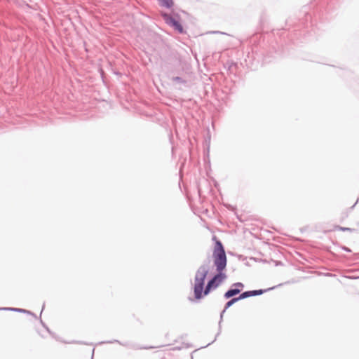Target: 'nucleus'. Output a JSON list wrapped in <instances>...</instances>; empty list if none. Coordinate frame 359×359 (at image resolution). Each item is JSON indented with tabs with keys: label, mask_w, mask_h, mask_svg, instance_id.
Instances as JSON below:
<instances>
[{
	"label": "nucleus",
	"mask_w": 359,
	"mask_h": 359,
	"mask_svg": "<svg viewBox=\"0 0 359 359\" xmlns=\"http://www.w3.org/2000/svg\"><path fill=\"white\" fill-rule=\"evenodd\" d=\"M334 230L341 231H348V232H354L355 231V229L349 228V227H344L339 225H335L334 226Z\"/></svg>",
	"instance_id": "f8f14e48"
},
{
	"label": "nucleus",
	"mask_w": 359,
	"mask_h": 359,
	"mask_svg": "<svg viewBox=\"0 0 359 359\" xmlns=\"http://www.w3.org/2000/svg\"><path fill=\"white\" fill-rule=\"evenodd\" d=\"M245 285L241 282H236L230 286V287L224 292L223 297L225 299H229L231 297H237V295L241 294Z\"/></svg>",
	"instance_id": "39448f33"
},
{
	"label": "nucleus",
	"mask_w": 359,
	"mask_h": 359,
	"mask_svg": "<svg viewBox=\"0 0 359 359\" xmlns=\"http://www.w3.org/2000/svg\"><path fill=\"white\" fill-rule=\"evenodd\" d=\"M359 201V196L357 198V201L356 202L353 204V205L352 206V208H353L355 207V205H356V203Z\"/></svg>",
	"instance_id": "6ab92c4d"
},
{
	"label": "nucleus",
	"mask_w": 359,
	"mask_h": 359,
	"mask_svg": "<svg viewBox=\"0 0 359 359\" xmlns=\"http://www.w3.org/2000/svg\"><path fill=\"white\" fill-rule=\"evenodd\" d=\"M280 264H282V263L280 262L279 263H278L276 265H280Z\"/></svg>",
	"instance_id": "412c9836"
},
{
	"label": "nucleus",
	"mask_w": 359,
	"mask_h": 359,
	"mask_svg": "<svg viewBox=\"0 0 359 359\" xmlns=\"http://www.w3.org/2000/svg\"><path fill=\"white\" fill-rule=\"evenodd\" d=\"M227 309H225V308L224 307L223 310L220 312V315H219V323H218V332L215 337V339L211 342V343H209L206 346H204L203 348H205V347H207L208 346L210 345L211 344H212L217 339V337L221 333V330H222V322L223 321V317H224V314L225 313V312L226 311Z\"/></svg>",
	"instance_id": "6e6552de"
},
{
	"label": "nucleus",
	"mask_w": 359,
	"mask_h": 359,
	"mask_svg": "<svg viewBox=\"0 0 359 359\" xmlns=\"http://www.w3.org/2000/svg\"><path fill=\"white\" fill-rule=\"evenodd\" d=\"M210 259L208 258L196 270L193 285L194 298L199 302L205 297V280L210 271Z\"/></svg>",
	"instance_id": "f03ea898"
},
{
	"label": "nucleus",
	"mask_w": 359,
	"mask_h": 359,
	"mask_svg": "<svg viewBox=\"0 0 359 359\" xmlns=\"http://www.w3.org/2000/svg\"><path fill=\"white\" fill-rule=\"evenodd\" d=\"M50 336H51L53 338L55 339L56 340L60 341L59 337H57L56 336V334H55L54 332H53V334H50Z\"/></svg>",
	"instance_id": "f3484780"
},
{
	"label": "nucleus",
	"mask_w": 359,
	"mask_h": 359,
	"mask_svg": "<svg viewBox=\"0 0 359 359\" xmlns=\"http://www.w3.org/2000/svg\"><path fill=\"white\" fill-rule=\"evenodd\" d=\"M72 343L79 344H86V345L88 344V343L82 341H73Z\"/></svg>",
	"instance_id": "2eb2a0df"
},
{
	"label": "nucleus",
	"mask_w": 359,
	"mask_h": 359,
	"mask_svg": "<svg viewBox=\"0 0 359 359\" xmlns=\"http://www.w3.org/2000/svg\"><path fill=\"white\" fill-rule=\"evenodd\" d=\"M282 284H279L277 286H273V287H269V288H267V289H259V290H247V291L242 292L241 294H240L239 295L241 297V299L243 300V299H247V298H249V297H251L262 295V294H263L264 293H265V292H266L268 291H270L271 290L275 289L276 287H277L278 286H280Z\"/></svg>",
	"instance_id": "423d86ee"
},
{
	"label": "nucleus",
	"mask_w": 359,
	"mask_h": 359,
	"mask_svg": "<svg viewBox=\"0 0 359 359\" xmlns=\"http://www.w3.org/2000/svg\"><path fill=\"white\" fill-rule=\"evenodd\" d=\"M44 306H45V304H43V307H42V310H41V313H42V311H43V309H44Z\"/></svg>",
	"instance_id": "aec40b11"
},
{
	"label": "nucleus",
	"mask_w": 359,
	"mask_h": 359,
	"mask_svg": "<svg viewBox=\"0 0 359 359\" xmlns=\"http://www.w3.org/2000/svg\"><path fill=\"white\" fill-rule=\"evenodd\" d=\"M94 352H95V348H93V351H92V356H91V359H93L94 358Z\"/></svg>",
	"instance_id": "a211bd4d"
},
{
	"label": "nucleus",
	"mask_w": 359,
	"mask_h": 359,
	"mask_svg": "<svg viewBox=\"0 0 359 359\" xmlns=\"http://www.w3.org/2000/svg\"><path fill=\"white\" fill-rule=\"evenodd\" d=\"M241 300H242V299H241L240 295H238L237 297H231L230 299H229V300L224 304L225 309H229L234 304H236V302H238Z\"/></svg>",
	"instance_id": "1a4fd4ad"
},
{
	"label": "nucleus",
	"mask_w": 359,
	"mask_h": 359,
	"mask_svg": "<svg viewBox=\"0 0 359 359\" xmlns=\"http://www.w3.org/2000/svg\"><path fill=\"white\" fill-rule=\"evenodd\" d=\"M161 6L170 9L174 6L173 0H158Z\"/></svg>",
	"instance_id": "9d476101"
},
{
	"label": "nucleus",
	"mask_w": 359,
	"mask_h": 359,
	"mask_svg": "<svg viewBox=\"0 0 359 359\" xmlns=\"http://www.w3.org/2000/svg\"><path fill=\"white\" fill-rule=\"evenodd\" d=\"M161 17L168 25L173 28L179 34H184L186 32L180 22V15L178 14L172 15L167 13H162Z\"/></svg>",
	"instance_id": "20e7f679"
},
{
	"label": "nucleus",
	"mask_w": 359,
	"mask_h": 359,
	"mask_svg": "<svg viewBox=\"0 0 359 359\" xmlns=\"http://www.w3.org/2000/svg\"><path fill=\"white\" fill-rule=\"evenodd\" d=\"M212 33L216 34V33H219V32H213Z\"/></svg>",
	"instance_id": "4be33fe9"
},
{
	"label": "nucleus",
	"mask_w": 359,
	"mask_h": 359,
	"mask_svg": "<svg viewBox=\"0 0 359 359\" xmlns=\"http://www.w3.org/2000/svg\"><path fill=\"white\" fill-rule=\"evenodd\" d=\"M40 323H41L42 326L47 330V332L50 334H53V332H51L50 330V329L48 328V327L43 322V320H41V318H40Z\"/></svg>",
	"instance_id": "4468645a"
},
{
	"label": "nucleus",
	"mask_w": 359,
	"mask_h": 359,
	"mask_svg": "<svg viewBox=\"0 0 359 359\" xmlns=\"http://www.w3.org/2000/svg\"><path fill=\"white\" fill-rule=\"evenodd\" d=\"M212 240L215 242L212 259L215 272L210 276L207 281L205 297L212 291L215 290L227 278L226 273L227 257L224 245L215 235L212 236Z\"/></svg>",
	"instance_id": "f257e3e1"
},
{
	"label": "nucleus",
	"mask_w": 359,
	"mask_h": 359,
	"mask_svg": "<svg viewBox=\"0 0 359 359\" xmlns=\"http://www.w3.org/2000/svg\"><path fill=\"white\" fill-rule=\"evenodd\" d=\"M335 245H337V247L340 248L341 250H344L345 252H351V250L350 248H348V247L346 246H344V245H341L338 243H334Z\"/></svg>",
	"instance_id": "ddd939ff"
},
{
	"label": "nucleus",
	"mask_w": 359,
	"mask_h": 359,
	"mask_svg": "<svg viewBox=\"0 0 359 359\" xmlns=\"http://www.w3.org/2000/svg\"><path fill=\"white\" fill-rule=\"evenodd\" d=\"M0 311H14V312H18V313H26V314L32 316L36 319L37 318V316L35 313H34L33 312H32L29 310H26L24 309L13 308V307H0Z\"/></svg>",
	"instance_id": "0eeeda50"
},
{
	"label": "nucleus",
	"mask_w": 359,
	"mask_h": 359,
	"mask_svg": "<svg viewBox=\"0 0 359 359\" xmlns=\"http://www.w3.org/2000/svg\"><path fill=\"white\" fill-rule=\"evenodd\" d=\"M113 343H117L123 346L128 347L129 343L128 342H121L120 341L117 339L111 340V341H101L99 342L98 344H113Z\"/></svg>",
	"instance_id": "9b49d317"
},
{
	"label": "nucleus",
	"mask_w": 359,
	"mask_h": 359,
	"mask_svg": "<svg viewBox=\"0 0 359 359\" xmlns=\"http://www.w3.org/2000/svg\"><path fill=\"white\" fill-rule=\"evenodd\" d=\"M173 56L182 65V71L178 73V75L170 76V80L174 85L179 86L180 89L182 87L191 88V78L194 74L191 67L189 64L182 62V56L178 53H174Z\"/></svg>",
	"instance_id": "7ed1b4c3"
},
{
	"label": "nucleus",
	"mask_w": 359,
	"mask_h": 359,
	"mask_svg": "<svg viewBox=\"0 0 359 359\" xmlns=\"http://www.w3.org/2000/svg\"><path fill=\"white\" fill-rule=\"evenodd\" d=\"M346 278H349V279H358V278H359V276H346Z\"/></svg>",
	"instance_id": "dca6fc26"
}]
</instances>
